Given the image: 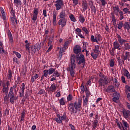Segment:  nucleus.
I'll return each mask as SVG.
<instances>
[{"label":"nucleus","mask_w":130,"mask_h":130,"mask_svg":"<svg viewBox=\"0 0 130 130\" xmlns=\"http://www.w3.org/2000/svg\"><path fill=\"white\" fill-rule=\"evenodd\" d=\"M56 12H53V25L56 26Z\"/></svg>","instance_id":"30"},{"label":"nucleus","mask_w":130,"mask_h":130,"mask_svg":"<svg viewBox=\"0 0 130 130\" xmlns=\"http://www.w3.org/2000/svg\"><path fill=\"white\" fill-rule=\"evenodd\" d=\"M26 116V110H23L20 117V122L24 121V118Z\"/></svg>","instance_id":"31"},{"label":"nucleus","mask_w":130,"mask_h":130,"mask_svg":"<svg viewBox=\"0 0 130 130\" xmlns=\"http://www.w3.org/2000/svg\"><path fill=\"white\" fill-rule=\"evenodd\" d=\"M78 19L79 22H80L81 24H84V23L85 22V17H84V16L82 14L79 15V16L78 17Z\"/></svg>","instance_id":"29"},{"label":"nucleus","mask_w":130,"mask_h":130,"mask_svg":"<svg viewBox=\"0 0 130 130\" xmlns=\"http://www.w3.org/2000/svg\"><path fill=\"white\" fill-rule=\"evenodd\" d=\"M123 28L125 31H129L130 30V24H128V22L126 21L123 25Z\"/></svg>","instance_id":"25"},{"label":"nucleus","mask_w":130,"mask_h":130,"mask_svg":"<svg viewBox=\"0 0 130 130\" xmlns=\"http://www.w3.org/2000/svg\"><path fill=\"white\" fill-rule=\"evenodd\" d=\"M113 49H118V50H120L121 49V47L120 45H121L119 42L118 41H115L114 42H113Z\"/></svg>","instance_id":"14"},{"label":"nucleus","mask_w":130,"mask_h":130,"mask_svg":"<svg viewBox=\"0 0 130 130\" xmlns=\"http://www.w3.org/2000/svg\"><path fill=\"white\" fill-rule=\"evenodd\" d=\"M89 98H85V99H83V106H87L88 105V101Z\"/></svg>","instance_id":"49"},{"label":"nucleus","mask_w":130,"mask_h":130,"mask_svg":"<svg viewBox=\"0 0 130 130\" xmlns=\"http://www.w3.org/2000/svg\"><path fill=\"white\" fill-rule=\"evenodd\" d=\"M116 36L118 40V42L121 46L123 45L124 44L126 43V42H127V41L121 38V36H120V35L117 34Z\"/></svg>","instance_id":"11"},{"label":"nucleus","mask_w":130,"mask_h":130,"mask_svg":"<svg viewBox=\"0 0 130 130\" xmlns=\"http://www.w3.org/2000/svg\"><path fill=\"white\" fill-rule=\"evenodd\" d=\"M59 19H66L67 14H66V10H62L59 14Z\"/></svg>","instance_id":"23"},{"label":"nucleus","mask_w":130,"mask_h":130,"mask_svg":"<svg viewBox=\"0 0 130 130\" xmlns=\"http://www.w3.org/2000/svg\"><path fill=\"white\" fill-rule=\"evenodd\" d=\"M71 65L69 67V72L72 78H75V69H76V56L72 55L71 57Z\"/></svg>","instance_id":"2"},{"label":"nucleus","mask_w":130,"mask_h":130,"mask_svg":"<svg viewBox=\"0 0 130 130\" xmlns=\"http://www.w3.org/2000/svg\"><path fill=\"white\" fill-rule=\"evenodd\" d=\"M8 96L10 98L9 101L10 103H12V104H14V103H15V101L18 99V97L16 96L14 91H9L8 93Z\"/></svg>","instance_id":"5"},{"label":"nucleus","mask_w":130,"mask_h":130,"mask_svg":"<svg viewBox=\"0 0 130 130\" xmlns=\"http://www.w3.org/2000/svg\"><path fill=\"white\" fill-rule=\"evenodd\" d=\"M114 9H116V12L118 14V16H119L120 21L123 20L124 19V16H123V12L120 10V9L118 7V6H115Z\"/></svg>","instance_id":"9"},{"label":"nucleus","mask_w":130,"mask_h":130,"mask_svg":"<svg viewBox=\"0 0 130 130\" xmlns=\"http://www.w3.org/2000/svg\"><path fill=\"white\" fill-rule=\"evenodd\" d=\"M43 76H44L45 78H47L48 77V70H44L43 71Z\"/></svg>","instance_id":"54"},{"label":"nucleus","mask_w":130,"mask_h":130,"mask_svg":"<svg viewBox=\"0 0 130 130\" xmlns=\"http://www.w3.org/2000/svg\"><path fill=\"white\" fill-rule=\"evenodd\" d=\"M115 97L113 98V101L117 103V102L119 100L120 97V94L117 92H115L113 94Z\"/></svg>","instance_id":"21"},{"label":"nucleus","mask_w":130,"mask_h":130,"mask_svg":"<svg viewBox=\"0 0 130 130\" xmlns=\"http://www.w3.org/2000/svg\"><path fill=\"white\" fill-rule=\"evenodd\" d=\"M82 100L78 99L74 102H71L68 104V110L71 114H77L78 111L82 110Z\"/></svg>","instance_id":"1"},{"label":"nucleus","mask_w":130,"mask_h":130,"mask_svg":"<svg viewBox=\"0 0 130 130\" xmlns=\"http://www.w3.org/2000/svg\"><path fill=\"white\" fill-rule=\"evenodd\" d=\"M121 81L122 83H123L124 84H126V81H125V77H124V76H122L121 77Z\"/></svg>","instance_id":"61"},{"label":"nucleus","mask_w":130,"mask_h":130,"mask_svg":"<svg viewBox=\"0 0 130 130\" xmlns=\"http://www.w3.org/2000/svg\"><path fill=\"white\" fill-rule=\"evenodd\" d=\"M13 53H14V54H15V55L16 56V57L20 59L21 58V57H22V55H21V54H20V53L16 51H14L13 52Z\"/></svg>","instance_id":"47"},{"label":"nucleus","mask_w":130,"mask_h":130,"mask_svg":"<svg viewBox=\"0 0 130 130\" xmlns=\"http://www.w3.org/2000/svg\"><path fill=\"white\" fill-rule=\"evenodd\" d=\"M54 7H55L56 11L61 10L63 7V0H56L55 2Z\"/></svg>","instance_id":"6"},{"label":"nucleus","mask_w":130,"mask_h":130,"mask_svg":"<svg viewBox=\"0 0 130 130\" xmlns=\"http://www.w3.org/2000/svg\"><path fill=\"white\" fill-rule=\"evenodd\" d=\"M12 77H13V73H12V70L11 69L8 70V80H10V81H12Z\"/></svg>","instance_id":"37"},{"label":"nucleus","mask_w":130,"mask_h":130,"mask_svg":"<svg viewBox=\"0 0 130 130\" xmlns=\"http://www.w3.org/2000/svg\"><path fill=\"white\" fill-rule=\"evenodd\" d=\"M123 115L125 118H128V116H130V111L129 110H123Z\"/></svg>","instance_id":"26"},{"label":"nucleus","mask_w":130,"mask_h":130,"mask_svg":"<svg viewBox=\"0 0 130 130\" xmlns=\"http://www.w3.org/2000/svg\"><path fill=\"white\" fill-rule=\"evenodd\" d=\"M78 59V64H81V63H86V60H85V56H84L83 54H80V56L79 57Z\"/></svg>","instance_id":"18"},{"label":"nucleus","mask_w":130,"mask_h":130,"mask_svg":"<svg viewBox=\"0 0 130 130\" xmlns=\"http://www.w3.org/2000/svg\"><path fill=\"white\" fill-rule=\"evenodd\" d=\"M123 72L124 73V77H126L127 80H130V73L129 72H128V70L124 68L123 69Z\"/></svg>","instance_id":"20"},{"label":"nucleus","mask_w":130,"mask_h":130,"mask_svg":"<svg viewBox=\"0 0 130 130\" xmlns=\"http://www.w3.org/2000/svg\"><path fill=\"white\" fill-rule=\"evenodd\" d=\"M25 46L26 50L28 51V53H30V43L25 44Z\"/></svg>","instance_id":"48"},{"label":"nucleus","mask_w":130,"mask_h":130,"mask_svg":"<svg viewBox=\"0 0 130 130\" xmlns=\"http://www.w3.org/2000/svg\"><path fill=\"white\" fill-rule=\"evenodd\" d=\"M38 14H39V9H38V8H35L34 9V15L31 18L34 23L36 22V20H37V18H38Z\"/></svg>","instance_id":"10"},{"label":"nucleus","mask_w":130,"mask_h":130,"mask_svg":"<svg viewBox=\"0 0 130 130\" xmlns=\"http://www.w3.org/2000/svg\"><path fill=\"white\" fill-rule=\"evenodd\" d=\"M109 82H108V77L107 76H105L104 78H100L99 80V85L100 87H102L103 86H105L107 85Z\"/></svg>","instance_id":"8"},{"label":"nucleus","mask_w":130,"mask_h":130,"mask_svg":"<svg viewBox=\"0 0 130 130\" xmlns=\"http://www.w3.org/2000/svg\"><path fill=\"white\" fill-rule=\"evenodd\" d=\"M67 22H68V20L66 18H60L58 24L60 26H61L62 28H63V27L67 25Z\"/></svg>","instance_id":"12"},{"label":"nucleus","mask_w":130,"mask_h":130,"mask_svg":"<svg viewBox=\"0 0 130 130\" xmlns=\"http://www.w3.org/2000/svg\"><path fill=\"white\" fill-rule=\"evenodd\" d=\"M30 48L31 50V54H35L36 53V46H35V45H32L30 46Z\"/></svg>","instance_id":"35"},{"label":"nucleus","mask_w":130,"mask_h":130,"mask_svg":"<svg viewBox=\"0 0 130 130\" xmlns=\"http://www.w3.org/2000/svg\"><path fill=\"white\" fill-rule=\"evenodd\" d=\"M13 62H15V63H17V64H20V60L18 59V58L16 57H14L13 59Z\"/></svg>","instance_id":"50"},{"label":"nucleus","mask_w":130,"mask_h":130,"mask_svg":"<svg viewBox=\"0 0 130 130\" xmlns=\"http://www.w3.org/2000/svg\"><path fill=\"white\" fill-rule=\"evenodd\" d=\"M38 78H39V74H37L36 75H35L34 76H31V82L32 83H34L35 82V80H36L37 79H38Z\"/></svg>","instance_id":"40"},{"label":"nucleus","mask_w":130,"mask_h":130,"mask_svg":"<svg viewBox=\"0 0 130 130\" xmlns=\"http://www.w3.org/2000/svg\"><path fill=\"white\" fill-rule=\"evenodd\" d=\"M45 90L44 89H41L38 93V95H42V94H45Z\"/></svg>","instance_id":"59"},{"label":"nucleus","mask_w":130,"mask_h":130,"mask_svg":"<svg viewBox=\"0 0 130 130\" xmlns=\"http://www.w3.org/2000/svg\"><path fill=\"white\" fill-rule=\"evenodd\" d=\"M90 39L92 42H96V43H98V40H97V38H95V37L94 36V35L91 36Z\"/></svg>","instance_id":"44"},{"label":"nucleus","mask_w":130,"mask_h":130,"mask_svg":"<svg viewBox=\"0 0 130 130\" xmlns=\"http://www.w3.org/2000/svg\"><path fill=\"white\" fill-rule=\"evenodd\" d=\"M25 83H22L21 84V88H20V91L19 92L20 97H23L24 96V93H25Z\"/></svg>","instance_id":"17"},{"label":"nucleus","mask_w":130,"mask_h":130,"mask_svg":"<svg viewBox=\"0 0 130 130\" xmlns=\"http://www.w3.org/2000/svg\"><path fill=\"white\" fill-rule=\"evenodd\" d=\"M82 31H84V32L87 35H88L89 34V30H88V29H87V27H86V26H84V27H82Z\"/></svg>","instance_id":"52"},{"label":"nucleus","mask_w":130,"mask_h":130,"mask_svg":"<svg viewBox=\"0 0 130 130\" xmlns=\"http://www.w3.org/2000/svg\"><path fill=\"white\" fill-rule=\"evenodd\" d=\"M69 44H70V42L66 41L63 44V48H64V49H68V48H69Z\"/></svg>","instance_id":"42"},{"label":"nucleus","mask_w":130,"mask_h":130,"mask_svg":"<svg viewBox=\"0 0 130 130\" xmlns=\"http://www.w3.org/2000/svg\"><path fill=\"white\" fill-rule=\"evenodd\" d=\"M111 15L112 22H113V23H116V19L115 15L118 16V14L117 13V11H116V9L114 8V7H113V12L111 13Z\"/></svg>","instance_id":"13"},{"label":"nucleus","mask_w":130,"mask_h":130,"mask_svg":"<svg viewBox=\"0 0 130 130\" xmlns=\"http://www.w3.org/2000/svg\"><path fill=\"white\" fill-rule=\"evenodd\" d=\"M82 6L83 12L87 11V9H88V2H87V1L83 0Z\"/></svg>","instance_id":"19"},{"label":"nucleus","mask_w":130,"mask_h":130,"mask_svg":"<svg viewBox=\"0 0 130 130\" xmlns=\"http://www.w3.org/2000/svg\"><path fill=\"white\" fill-rule=\"evenodd\" d=\"M112 81L115 83V85L117 86L118 85V80H117V78H114L112 79Z\"/></svg>","instance_id":"60"},{"label":"nucleus","mask_w":130,"mask_h":130,"mask_svg":"<svg viewBox=\"0 0 130 130\" xmlns=\"http://www.w3.org/2000/svg\"><path fill=\"white\" fill-rule=\"evenodd\" d=\"M10 86V81H7L6 83H4L2 84V92L5 93V95H8L9 93V86Z\"/></svg>","instance_id":"7"},{"label":"nucleus","mask_w":130,"mask_h":130,"mask_svg":"<svg viewBox=\"0 0 130 130\" xmlns=\"http://www.w3.org/2000/svg\"><path fill=\"white\" fill-rule=\"evenodd\" d=\"M56 116L57 118H55L53 119L55 121L57 122V123L61 124L62 123V121L66 120L67 119V114L64 113L63 115H59V114H56Z\"/></svg>","instance_id":"4"},{"label":"nucleus","mask_w":130,"mask_h":130,"mask_svg":"<svg viewBox=\"0 0 130 130\" xmlns=\"http://www.w3.org/2000/svg\"><path fill=\"white\" fill-rule=\"evenodd\" d=\"M99 45H95L94 49H93V52L90 54L91 56L93 58V59H96L99 55V53L101 52L100 50H99Z\"/></svg>","instance_id":"3"},{"label":"nucleus","mask_w":130,"mask_h":130,"mask_svg":"<svg viewBox=\"0 0 130 130\" xmlns=\"http://www.w3.org/2000/svg\"><path fill=\"white\" fill-rule=\"evenodd\" d=\"M60 76V74L58 73L57 71H55V72L53 73V75H51V77H57V78H58Z\"/></svg>","instance_id":"43"},{"label":"nucleus","mask_w":130,"mask_h":130,"mask_svg":"<svg viewBox=\"0 0 130 130\" xmlns=\"http://www.w3.org/2000/svg\"><path fill=\"white\" fill-rule=\"evenodd\" d=\"M55 70L56 69L52 68L49 69V70H48V75H49V76H50V75H52V74H53L54 72H55Z\"/></svg>","instance_id":"41"},{"label":"nucleus","mask_w":130,"mask_h":130,"mask_svg":"<svg viewBox=\"0 0 130 130\" xmlns=\"http://www.w3.org/2000/svg\"><path fill=\"white\" fill-rule=\"evenodd\" d=\"M73 50L74 53L76 54H80V53L82 52V49H81V47L79 45H76L74 47Z\"/></svg>","instance_id":"15"},{"label":"nucleus","mask_w":130,"mask_h":130,"mask_svg":"<svg viewBox=\"0 0 130 130\" xmlns=\"http://www.w3.org/2000/svg\"><path fill=\"white\" fill-rule=\"evenodd\" d=\"M10 98V96H9V94H6V95L4 97V102H6L8 103L9 102V99Z\"/></svg>","instance_id":"51"},{"label":"nucleus","mask_w":130,"mask_h":130,"mask_svg":"<svg viewBox=\"0 0 130 130\" xmlns=\"http://www.w3.org/2000/svg\"><path fill=\"white\" fill-rule=\"evenodd\" d=\"M106 91L107 93H114L115 92V87L113 85H109Z\"/></svg>","instance_id":"16"},{"label":"nucleus","mask_w":130,"mask_h":130,"mask_svg":"<svg viewBox=\"0 0 130 130\" xmlns=\"http://www.w3.org/2000/svg\"><path fill=\"white\" fill-rule=\"evenodd\" d=\"M122 27H123V22L122 21H121L118 24V29H119V30H120V29H121Z\"/></svg>","instance_id":"55"},{"label":"nucleus","mask_w":130,"mask_h":130,"mask_svg":"<svg viewBox=\"0 0 130 130\" xmlns=\"http://www.w3.org/2000/svg\"><path fill=\"white\" fill-rule=\"evenodd\" d=\"M102 3V6L105 7V5L107 4L106 0H99Z\"/></svg>","instance_id":"62"},{"label":"nucleus","mask_w":130,"mask_h":130,"mask_svg":"<svg viewBox=\"0 0 130 130\" xmlns=\"http://www.w3.org/2000/svg\"><path fill=\"white\" fill-rule=\"evenodd\" d=\"M90 9L92 16H94L95 15H96V7H95L94 5H91L90 6Z\"/></svg>","instance_id":"28"},{"label":"nucleus","mask_w":130,"mask_h":130,"mask_svg":"<svg viewBox=\"0 0 130 130\" xmlns=\"http://www.w3.org/2000/svg\"><path fill=\"white\" fill-rule=\"evenodd\" d=\"M14 4L16 8H18L19 6H22V2L21 0H14Z\"/></svg>","instance_id":"32"},{"label":"nucleus","mask_w":130,"mask_h":130,"mask_svg":"<svg viewBox=\"0 0 130 130\" xmlns=\"http://www.w3.org/2000/svg\"><path fill=\"white\" fill-rule=\"evenodd\" d=\"M122 11L124 14H127V12H128V11H129V9H128V8L126 7L123 8Z\"/></svg>","instance_id":"64"},{"label":"nucleus","mask_w":130,"mask_h":130,"mask_svg":"<svg viewBox=\"0 0 130 130\" xmlns=\"http://www.w3.org/2000/svg\"><path fill=\"white\" fill-rule=\"evenodd\" d=\"M114 51H115V50L113 48H112V50H110V54L112 56H114Z\"/></svg>","instance_id":"63"},{"label":"nucleus","mask_w":130,"mask_h":130,"mask_svg":"<svg viewBox=\"0 0 130 130\" xmlns=\"http://www.w3.org/2000/svg\"><path fill=\"white\" fill-rule=\"evenodd\" d=\"M73 100V94H69L67 96V101H72Z\"/></svg>","instance_id":"53"},{"label":"nucleus","mask_w":130,"mask_h":130,"mask_svg":"<svg viewBox=\"0 0 130 130\" xmlns=\"http://www.w3.org/2000/svg\"><path fill=\"white\" fill-rule=\"evenodd\" d=\"M110 67H111V68H113V67H114V60H113V59H110Z\"/></svg>","instance_id":"57"},{"label":"nucleus","mask_w":130,"mask_h":130,"mask_svg":"<svg viewBox=\"0 0 130 130\" xmlns=\"http://www.w3.org/2000/svg\"><path fill=\"white\" fill-rule=\"evenodd\" d=\"M69 18L70 19V20L72 22H76L77 21V19H76V17H75V16L73 14H71L69 15Z\"/></svg>","instance_id":"38"},{"label":"nucleus","mask_w":130,"mask_h":130,"mask_svg":"<svg viewBox=\"0 0 130 130\" xmlns=\"http://www.w3.org/2000/svg\"><path fill=\"white\" fill-rule=\"evenodd\" d=\"M17 87H18V85L16 83H15L13 85V86H12V87H11L10 88L9 91H10V92H14V90L15 89H16V88H17Z\"/></svg>","instance_id":"45"},{"label":"nucleus","mask_w":130,"mask_h":130,"mask_svg":"<svg viewBox=\"0 0 130 130\" xmlns=\"http://www.w3.org/2000/svg\"><path fill=\"white\" fill-rule=\"evenodd\" d=\"M11 20L12 25H13V26H16V24H18V21L17 20V19H16V15L12 16L11 17Z\"/></svg>","instance_id":"24"},{"label":"nucleus","mask_w":130,"mask_h":130,"mask_svg":"<svg viewBox=\"0 0 130 130\" xmlns=\"http://www.w3.org/2000/svg\"><path fill=\"white\" fill-rule=\"evenodd\" d=\"M123 45V49L124 50H129L130 49V45L128 43H125Z\"/></svg>","instance_id":"36"},{"label":"nucleus","mask_w":130,"mask_h":130,"mask_svg":"<svg viewBox=\"0 0 130 130\" xmlns=\"http://www.w3.org/2000/svg\"><path fill=\"white\" fill-rule=\"evenodd\" d=\"M56 85H55L54 83H53L51 85V86L49 88L48 91L49 92H54L55 91H56Z\"/></svg>","instance_id":"22"},{"label":"nucleus","mask_w":130,"mask_h":130,"mask_svg":"<svg viewBox=\"0 0 130 130\" xmlns=\"http://www.w3.org/2000/svg\"><path fill=\"white\" fill-rule=\"evenodd\" d=\"M85 92L86 93L85 98H89V97H90V95H91V92L89 91V89H88L87 87H85Z\"/></svg>","instance_id":"33"},{"label":"nucleus","mask_w":130,"mask_h":130,"mask_svg":"<svg viewBox=\"0 0 130 130\" xmlns=\"http://www.w3.org/2000/svg\"><path fill=\"white\" fill-rule=\"evenodd\" d=\"M59 103L60 106H63L66 105L67 102H66V98L62 97L59 100Z\"/></svg>","instance_id":"27"},{"label":"nucleus","mask_w":130,"mask_h":130,"mask_svg":"<svg viewBox=\"0 0 130 130\" xmlns=\"http://www.w3.org/2000/svg\"><path fill=\"white\" fill-rule=\"evenodd\" d=\"M128 55H129V52H125V55L123 56V58L122 60L123 63H124V60H127V57H128Z\"/></svg>","instance_id":"34"},{"label":"nucleus","mask_w":130,"mask_h":130,"mask_svg":"<svg viewBox=\"0 0 130 130\" xmlns=\"http://www.w3.org/2000/svg\"><path fill=\"white\" fill-rule=\"evenodd\" d=\"M80 89L81 92H85V91L86 90V89H85V87H84V83H82L81 84Z\"/></svg>","instance_id":"58"},{"label":"nucleus","mask_w":130,"mask_h":130,"mask_svg":"<svg viewBox=\"0 0 130 130\" xmlns=\"http://www.w3.org/2000/svg\"><path fill=\"white\" fill-rule=\"evenodd\" d=\"M8 38H9V42L10 43H13V36L12 35V33L9 30V32L8 34Z\"/></svg>","instance_id":"39"},{"label":"nucleus","mask_w":130,"mask_h":130,"mask_svg":"<svg viewBox=\"0 0 130 130\" xmlns=\"http://www.w3.org/2000/svg\"><path fill=\"white\" fill-rule=\"evenodd\" d=\"M53 41V38H49V42L48 43V46H50V45H52V42Z\"/></svg>","instance_id":"56"},{"label":"nucleus","mask_w":130,"mask_h":130,"mask_svg":"<svg viewBox=\"0 0 130 130\" xmlns=\"http://www.w3.org/2000/svg\"><path fill=\"white\" fill-rule=\"evenodd\" d=\"M97 125H98V119H95L92 122V127H97Z\"/></svg>","instance_id":"46"}]
</instances>
